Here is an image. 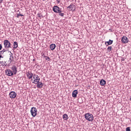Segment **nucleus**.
<instances>
[{"label":"nucleus","mask_w":131,"mask_h":131,"mask_svg":"<svg viewBox=\"0 0 131 131\" xmlns=\"http://www.w3.org/2000/svg\"><path fill=\"white\" fill-rule=\"evenodd\" d=\"M13 47L14 50H16L18 48V42L16 41L14 42Z\"/></svg>","instance_id":"2eb2a0df"},{"label":"nucleus","mask_w":131,"mask_h":131,"mask_svg":"<svg viewBox=\"0 0 131 131\" xmlns=\"http://www.w3.org/2000/svg\"><path fill=\"white\" fill-rule=\"evenodd\" d=\"M53 11L54 12V13H61L62 11L60 9V8L59 7L55 6H54L53 8Z\"/></svg>","instance_id":"39448f33"},{"label":"nucleus","mask_w":131,"mask_h":131,"mask_svg":"<svg viewBox=\"0 0 131 131\" xmlns=\"http://www.w3.org/2000/svg\"><path fill=\"white\" fill-rule=\"evenodd\" d=\"M10 57H9V60H10V63H11L13 62V59H14V57H13V54L11 53L10 52Z\"/></svg>","instance_id":"dca6fc26"},{"label":"nucleus","mask_w":131,"mask_h":131,"mask_svg":"<svg viewBox=\"0 0 131 131\" xmlns=\"http://www.w3.org/2000/svg\"><path fill=\"white\" fill-rule=\"evenodd\" d=\"M126 131H130V127H128L126 128Z\"/></svg>","instance_id":"393cba45"},{"label":"nucleus","mask_w":131,"mask_h":131,"mask_svg":"<svg viewBox=\"0 0 131 131\" xmlns=\"http://www.w3.org/2000/svg\"><path fill=\"white\" fill-rule=\"evenodd\" d=\"M5 52H3L2 51H0V55H2L3 56V55H4V53Z\"/></svg>","instance_id":"a878e982"},{"label":"nucleus","mask_w":131,"mask_h":131,"mask_svg":"<svg viewBox=\"0 0 131 131\" xmlns=\"http://www.w3.org/2000/svg\"><path fill=\"white\" fill-rule=\"evenodd\" d=\"M10 98L11 99H15L17 97V94L15 92H11L9 94Z\"/></svg>","instance_id":"0eeeda50"},{"label":"nucleus","mask_w":131,"mask_h":131,"mask_svg":"<svg viewBox=\"0 0 131 131\" xmlns=\"http://www.w3.org/2000/svg\"><path fill=\"white\" fill-rule=\"evenodd\" d=\"M30 112L33 117H35L37 115V110L35 107H31Z\"/></svg>","instance_id":"7ed1b4c3"},{"label":"nucleus","mask_w":131,"mask_h":131,"mask_svg":"<svg viewBox=\"0 0 131 131\" xmlns=\"http://www.w3.org/2000/svg\"><path fill=\"white\" fill-rule=\"evenodd\" d=\"M39 80H40V78L36 74H34L33 78L31 79V81H32V83H34V84L38 83Z\"/></svg>","instance_id":"f257e3e1"},{"label":"nucleus","mask_w":131,"mask_h":131,"mask_svg":"<svg viewBox=\"0 0 131 131\" xmlns=\"http://www.w3.org/2000/svg\"><path fill=\"white\" fill-rule=\"evenodd\" d=\"M100 83L101 85H104V84H106V81H105V80H104V79H102L100 81Z\"/></svg>","instance_id":"6ab92c4d"},{"label":"nucleus","mask_w":131,"mask_h":131,"mask_svg":"<svg viewBox=\"0 0 131 131\" xmlns=\"http://www.w3.org/2000/svg\"><path fill=\"white\" fill-rule=\"evenodd\" d=\"M62 117H63V119L64 120H67L68 119V118H69V117H68V115H67L66 114H63L62 116Z\"/></svg>","instance_id":"f3484780"},{"label":"nucleus","mask_w":131,"mask_h":131,"mask_svg":"<svg viewBox=\"0 0 131 131\" xmlns=\"http://www.w3.org/2000/svg\"><path fill=\"white\" fill-rule=\"evenodd\" d=\"M11 69L12 70V73H13V74H17V67H16V66H12V67L11 68Z\"/></svg>","instance_id":"9d476101"},{"label":"nucleus","mask_w":131,"mask_h":131,"mask_svg":"<svg viewBox=\"0 0 131 131\" xmlns=\"http://www.w3.org/2000/svg\"><path fill=\"white\" fill-rule=\"evenodd\" d=\"M77 94H78V91L77 90H74L72 93L73 98H76L77 97Z\"/></svg>","instance_id":"f8f14e48"},{"label":"nucleus","mask_w":131,"mask_h":131,"mask_svg":"<svg viewBox=\"0 0 131 131\" xmlns=\"http://www.w3.org/2000/svg\"><path fill=\"white\" fill-rule=\"evenodd\" d=\"M34 76V74H33L31 72L28 71L27 72V76L29 79H31Z\"/></svg>","instance_id":"423d86ee"},{"label":"nucleus","mask_w":131,"mask_h":131,"mask_svg":"<svg viewBox=\"0 0 131 131\" xmlns=\"http://www.w3.org/2000/svg\"><path fill=\"white\" fill-rule=\"evenodd\" d=\"M112 50V47L110 46L107 48V51H108V52H110Z\"/></svg>","instance_id":"4be33fe9"},{"label":"nucleus","mask_w":131,"mask_h":131,"mask_svg":"<svg viewBox=\"0 0 131 131\" xmlns=\"http://www.w3.org/2000/svg\"><path fill=\"white\" fill-rule=\"evenodd\" d=\"M2 52H3V53H5V52H7V50L6 49H3Z\"/></svg>","instance_id":"bb28decb"},{"label":"nucleus","mask_w":131,"mask_h":131,"mask_svg":"<svg viewBox=\"0 0 131 131\" xmlns=\"http://www.w3.org/2000/svg\"><path fill=\"white\" fill-rule=\"evenodd\" d=\"M4 0H0V4L1 3H3V1Z\"/></svg>","instance_id":"7c9ffc66"},{"label":"nucleus","mask_w":131,"mask_h":131,"mask_svg":"<svg viewBox=\"0 0 131 131\" xmlns=\"http://www.w3.org/2000/svg\"><path fill=\"white\" fill-rule=\"evenodd\" d=\"M3 55L2 54H0V60H1V58H4V57L2 56Z\"/></svg>","instance_id":"c756f323"},{"label":"nucleus","mask_w":131,"mask_h":131,"mask_svg":"<svg viewBox=\"0 0 131 131\" xmlns=\"http://www.w3.org/2000/svg\"><path fill=\"white\" fill-rule=\"evenodd\" d=\"M36 84H37V88H38V89H41V88H42V86L43 85L42 82L39 81Z\"/></svg>","instance_id":"ddd939ff"},{"label":"nucleus","mask_w":131,"mask_h":131,"mask_svg":"<svg viewBox=\"0 0 131 131\" xmlns=\"http://www.w3.org/2000/svg\"><path fill=\"white\" fill-rule=\"evenodd\" d=\"M6 73L8 76H13V74H14V73L12 71H11V70H6Z\"/></svg>","instance_id":"6e6552de"},{"label":"nucleus","mask_w":131,"mask_h":131,"mask_svg":"<svg viewBox=\"0 0 131 131\" xmlns=\"http://www.w3.org/2000/svg\"><path fill=\"white\" fill-rule=\"evenodd\" d=\"M0 63L2 66H7V63L5 61H1Z\"/></svg>","instance_id":"aec40b11"},{"label":"nucleus","mask_w":131,"mask_h":131,"mask_svg":"<svg viewBox=\"0 0 131 131\" xmlns=\"http://www.w3.org/2000/svg\"><path fill=\"white\" fill-rule=\"evenodd\" d=\"M121 41L123 43H127L128 42L127 37L126 36H123L121 39Z\"/></svg>","instance_id":"1a4fd4ad"},{"label":"nucleus","mask_w":131,"mask_h":131,"mask_svg":"<svg viewBox=\"0 0 131 131\" xmlns=\"http://www.w3.org/2000/svg\"><path fill=\"white\" fill-rule=\"evenodd\" d=\"M59 13V16H61V17L64 16V13H61V12H58Z\"/></svg>","instance_id":"b1692460"},{"label":"nucleus","mask_w":131,"mask_h":131,"mask_svg":"<svg viewBox=\"0 0 131 131\" xmlns=\"http://www.w3.org/2000/svg\"><path fill=\"white\" fill-rule=\"evenodd\" d=\"M75 8H76V7H75L74 4H71V5L67 7V9H70L71 11H72V10L75 9Z\"/></svg>","instance_id":"9b49d317"},{"label":"nucleus","mask_w":131,"mask_h":131,"mask_svg":"<svg viewBox=\"0 0 131 131\" xmlns=\"http://www.w3.org/2000/svg\"><path fill=\"white\" fill-rule=\"evenodd\" d=\"M44 58H46V60H47L48 61H50L51 60V58H50L48 56H44Z\"/></svg>","instance_id":"412c9836"},{"label":"nucleus","mask_w":131,"mask_h":131,"mask_svg":"<svg viewBox=\"0 0 131 131\" xmlns=\"http://www.w3.org/2000/svg\"><path fill=\"white\" fill-rule=\"evenodd\" d=\"M85 119L88 121H93L94 120V116L92 114L87 113L85 114Z\"/></svg>","instance_id":"f03ea898"},{"label":"nucleus","mask_w":131,"mask_h":131,"mask_svg":"<svg viewBox=\"0 0 131 131\" xmlns=\"http://www.w3.org/2000/svg\"><path fill=\"white\" fill-rule=\"evenodd\" d=\"M20 16L21 17H23V16H24V15L23 14H17L16 17H17V18H19V17H20Z\"/></svg>","instance_id":"5701e85b"},{"label":"nucleus","mask_w":131,"mask_h":131,"mask_svg":"<svg viewBox=\"0 0 131 131\" xmlns=\"http://www.w3.org/2000/svg\"><path fill=\"white\" fill-rule=\"evenodd\" d=\"M57 4H60V0H56Z\"/></svg>","instance_id":"c85d7f7f"},{"label":"nucleus","mask_w":131,"mask_h":131,"mask_svg":"<svg viewBox=\"0 0 131 131\" xmlns=\"http://www.w3.org/2000/svg\"><path fill=\"white\" fill-rule=\"evenodd\" d=\"M50 49L52 51H54L55 49H56V45L55 44H51L50 45Z\"/></svg>","instance_id":"a211bd4d"},{"label":"nucleus","mask_w":131,"mask_h":131,"mask_svg":"<svg viewBox=\"0 0 131 131\" xmlns=\"http://www.w3.org/2000/svg\"><path fill=\"white\" fill-rule=\"evenodd\" d=\"M113 43V40H109L108 41L105 42V46H110V45H112Z\"/></svg>","instance_id":"4468645a"},{"label":"nucleus","mask_w":131,"mask_h":131,"mask_svg":"<svg viewBox=\"0 0 131 131\" xmlns=\"http://www.w3.org/2000/svg\"><path fill=\"white\" fill-rule=\"evenodd\" d=\"M11 42L9 41V40H5L4 41V48L7 50L11 48Z\"/></svg>","instance_id":"20e7f679"},{"label":"nucleus","mask_w":131,"mask_h":131,"mask_svg":"<svg viewBox=\"0 0 131 131\" xmlns=\"http://www.w3.org/2000/svg\"><path fill=\"white\" fill-rule=\"evenodd\" d=\"M2 49H3V46L0 44V51L2 50Z\"/></svg>","instance_id":"cd10ccee"}]
</instances>
